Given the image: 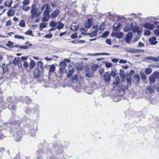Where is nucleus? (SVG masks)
Here are the masks:
<instances>
[{"instance_id": "1", "label": "nucleus", "mask_w": 159, "mask_h": 159, "mask_svg": "<svg viewBox=\"0 0 159 159\" xmlns=\"http://www.w3.org/2000/svg\"><path fill=\"white\" fill-rule=\"evenodd\" d=\"M42 12L41 7L37 8L35 4H34L32 5L30 11L32 17H38L40 15Z\"/></svg>"}, {"instance_id": "2", "label": "nucleus", "mask_w": 159, "mask_h": 159, "mask_svg": "<svg viewBox=\"0 0 159 159\" xmlns=\"http://www.w3.org/2000/svg\"><path fill=\"white\" fill-rule=\"evenodd\" d=\"M159 76V72L156 71L149 78L150 84L153 85L155 82L156 78Z\"/></svg>"}, {"instance_id": "3", "label": "nucleus", "mask_w": 159, "mask_h": 159, "mask_svg": "<svg viewBox=\"0 0 159 159\" xmlns=\"http://www.w3.org/2000/svg\"><path fill=\"white\" fill-rule=\"evenodd\" d=\"M133 25V23H131V27H130L129 26L125 27L123 28V31L125 32H127L130 31L131 29H132V30L134 31V33H135L136 32H137L138 33H139V31L137 28V27L135 26H132Z\"/></svg>"}, {"instance_id": "4", "label": "nucleus", "mask_w": 159, "mask_h": 159, "mask_svg": "<svg viewBox=\"0 0 159 159\" xmlns=\"http://www.w3.org/2000/svg\"><path fill=\"white\" fill-rule=\"evenodd\" d=\"M44 8H45L44 11L50 13L54 9V8H51L50 7V4L48 3L44 4L43 6L42 7H41V10H42V11H43Z\"/></svg>"}, {"instance_id": "5", "label": "nucleus", "mask_w": 159, "mask_h": 159, "mask_svg": "<svg viewBox=\"0 0 159 159\" xmlns=\"http://www.w3.org/2000/svg\"><path fill=\"white\" fill-rule=\"evenodd\" d=\"M103 80L106 82H109L111 79V75L108 72H105L103 75Z\"/></svg>"}, {"instance_id": "6", "label": "nucleus", "mask_w": 159, "mask_h": 159, "mask_svg": "<svg viewBox=\"0 0 159 159\" xmlns=\"http://www.w3.org/2000/svg\"><path fill=\"white\" fill-rule=\"evenodd\" d=\"M20 134L21 132L20 131L15 132H14L13 136L15 138V141L19 142L20 140L22 138V136Z\"/></svg>"}, {"instance_id": "7", "label": "nucleus", "mask_w": 159, "mask_h": 159, "mask_svg": "<svg viewBox=\"0 0 159 159\" xmlns=\"http://www.w3.org/2000/svg\"><path fill=\"white\" fill-rule=\"evenodd\" d=\"M68 70H69L68 73H67V76L68 78L70 77L75 71V69L70 65H69L68 67Z\"/></svg>"}, {"instance_id": "8", "label": "nucleus", "mask_w": 159, "mask_h": 159, "mask_svg": "<svg viewBox=\"0 0 159 159\" xmlns=\"http://www.w3.org/2000/svg\"><path fill=\"white\" fill-rule=\"evenodd\" d=\"M133 36V34L131 32H128L126 36V38L125 39V41L128 43H130V40Z\"/></svg>"}, {"instance_id": "9", "label": "nucleus", "mask_w": 159, "mask_h": 159, "mask_svg": "<svg viewBox=\"0 0 159 159\" xmlns=\"http://www.w3.org/2000/svg\"><path fill=\"white\" fill-rule=\"evenodd\" d=\"M144 27L147 29L150 30H153L155 28V25L153 24L146 23L144 24Z\"/></svg>"}, {"instance_id": "10", "label": "nucleus", "mask_w": 159, "mask_h": 159, "mask_svg": "<svg viewBox=\"0 0 159 159\" xmlns=\"http://www.w3.org/2000/svg\"><path fill=\"white\" fill-rule=\"evenodd\" d=\"M42 71L38 69V68H36L34 70L33 73L35 77H38L40 76L41 72Z\"/></svg>"}, {"instance_id": "11", "label": "nucleus", "mask_w": 159, "mask_h": 159, "mask_svg": "<svg viewBox=\"0 0 159 159\" xmlns=\"http://www.w3.org/2000/svg\"><path fill=\"white\" fill-rule=\"evenodd\" d=\"M114 36H116L117 38L118 39H120L123 37L124 36V34L122 32L117 33H112L111 34V36L113 37Z\"/></svg>"}, {"instance_id": "12", "label": "nucleus", "mask_w": 159, "mask_h": 159, "mask_svg": "<svg viewBox=\"0 0 159 159\" xmlns=\"http://www.w3.org/2000/svg\"><path fill=\"white\" fill-rule=\"evenodd\" d=\"M60 13L59 10L57 9L53 11L51 14V16L52 18L57 17Z\"/></svg>"}, {"instance_id": "13", "label": "nucleus", "mask_w": 159, "mask_h": 159, "mask_svg": "<svg viewBox=\"0 0 159 159\" xmlns=\"http://www.w3.org/2000/svg\"><path fill=\"white\" fill-rule=\"evenodd\" d=\"M139 75L138 74H135L133 77V81L135 84H138L139 82Z\"/></svg>"}, {"instance_id": "14", "label": "nucleus", "mask_w": 159, "mask_h": 159, "mask_svg": "<svg viewBox=\"0 0 159 159\" xmlns=\"http://www.w3.org/2000/svg\"><path fill=\"white\" fill-rule=\"evenodd\" d=\"M154 91V89L153 88L152 85L149 86V87H147V88L146 89L145 92L147 93L150 94L153 93Z\"/></svg>"}, {"instance_id": "15", "label": "nucleus", "mask_w": 159, "mask_h": 159, "mask_svg": "<svg viewBox=\"0 0 159 159\" xmlns=\"http://www.w3.org/2000/svg\"><path fill=\"white\" fill-rule=\"evenodd\" d=\"M79 76L78 75H75L72 76L70 78V80L73 83H76L78 81Z\"/></svg>"}, {"instance_id": "16", "label": "nucleus", "mask_w": 159, "mask_h": 159, "mask_svg": "<svg viewBox=\"0 0 159 159\" xmlns=\"http://www.w3.org/2000/svg\"><path fill=\"white\" fill-rule=\"evenodd\" d=\"M74 66L78 70H81L83 69L82 63H77L75 64Z\"/></svg>"}, {"instance_id": "17", "label": "nucleus", "mask_w": 159, "mask_h": 159, "mask_svg": "<svg viewBox=\"0 0 159 159\" xmlns=\"http://www.w3.org/2000/svg\"><path fill=\"white\" fill-rule=\"evenodd\" d=\"M23 97H21L20 98V101H22L23 102H26L27 104L30 103L31 102V100L28 97L26 96L23 98L24 100H23Z\"/></svg>"}, {"instance_id": "18", "label": "nucleus", "mask_w": 159, "mask_h": 159, "mask_svg": "<svg viewBox=\"0 0 159 159\" xmlns=\"http://www.w3.org/2000/svg\"><path fill=\"white\" fill-rule=\"evenodd\" d=\"M98 30L97 29H96V30L91 33H87L86 34L88 35H89V36L92 37L96 36L98 32Z\"/></svg>"}, {"instance_id": "19", "label": "nucleus", "mask_w": 159, "mask_h": 159, "mask_svg": "<svg viewBox=\"0 0 159 159\" xmlns=\"http://www.w3.org/2000/svg\"><path fill=\"white\" fill-rule=\"evenodd\" d=\"M8 108L10 110H15L16 107L15 103L13 102L10 103L8 106Z\"/></svg>"}, {"instance_id": "20", "label": "nucleus", "mask_w": 159, "mask_h": 159, "mask_svg": "<svg viewBox=\"0 0 159 159\" xmlns=\"http://www.w3.org/2000/svg\"><path fill=\"white\" fill-rule=\"evenodd\" d=\"M92 19H89L88 21L86 22L85 24V26L86 28L88 29L92 25Z\"/></svg>"}, {"instance_id": "21", "label": "nucleus", "mask_w": 159, "mask_h": 159, "mask_svg": "<svg viewBox=\"0 0 159 159\" xmlns=\"http://www.w3.org/2000/svg\"><path fill=\"white\" fill-rule=\"evenodd\" d=\"M156 38L155 37L150 38L149 39V42L152 45H155L157 43V41H156Z\"/></svg>"}, {"instance_id": "22", "label": "nucleus", "mask_w": 159, "mask_h": 159, "mask_svg": "<svg viewBox=\"0 0 159 159\" xmlns=\"http://www.w3.org/2000/svg\"><path fill=\"white\" fill-rule=\"evenodd\" d=\"M38 67L37 68L43 71V63L41 61H39L37 63Z\"/></svg>"}, {"instance_id": "23", "label": "nucleus", "mask_w": 159, "mask_h": 159, "mask_svg": "<svg viewBox=\"0 0 159 159\" xmlns=\"http://www.w3.org/2000/svg\"><path fill=\"white\" fill-rule=\"evenodd\" d=\"M117 71L115 68H114L113 69H112L110 74L114 78H115L117 75Z\"/></svg>"}, {"instance_id": "24", "label": "nucleus", "mask_w": 159, "mask_h": 159, "mask_svg": "<svg viewBox=\"0 0 159 159\" xmlns=\"http://www.w3.org/2000/svg\"><path fill=\"white\" fill-rule=\"evenodd\" d=\"M15 11L12 9H11L7 12V15L8 17L12 16L15 14Z\"/></svg>"}, {"instance_id": "25", "label": "nucleus", "mask_w": 159, "mask_h": 159, "mask_svg": "<svg viewBox=\"0 0 159 159\" xmlns=\"http://www.w3.org/2000/svg\"><path fill=\"white\" fill-rule=\"evenodd\" d=\"M58 25L56 27V28L58 30H60L62 29L64 26V25L62 23L61 21L58 22Z\"/></svg>"}, {"instance_id": "26", "label": "nucleus", "mask_w": 159, "mask_h": 159, "mask_svg": "<svg viewBox=\"0 0 159 159\" xmlns=\"http://www.w3.org/2000/svg\"><path fill=\"white\" fill-rule=\"evenodd\" d=\"M121 26V24L120 23L118 24L116 26L115 25H114V30L116 32H119L120 31V30H119V29L120 28Z\"/></svg>"}, {"instance_id": "27", "label": "nucleus", "mask_w": 159, "mask_h": 159, "mask_svg": "<svg viewBox=\"0 0 159 159\" xmlns=\"http://www.w3.org/2000/svg\"><path fill=\"white\" fill-rule=\"evenodd\" d=\"M145 59L147 60H152L155 61H158L157 58L151 56L146 57Z\"/></svg>"}, {"instance_id": "28", "label": "nucleus", "mask_w": 159, "mask_h": 159, "mask_svg": "<svg viewBox=\"0 0 159 159\" xmlns=\"http://www.w3.org/2000/svg\"><path fill=\"white\" fill-rule=\"evenodd\" d=\"M1 67L4 73H5L6 72L8 71L7 66L5 63L3 64L1 66Z\"/></svg>"}, {"instance_id": "29", "label": "nucleus", "mask_w": 159, "mask_h": 159, "mask_svg": "<svg viewBox=\"0 0 159 159\" xmlns=\"http://www.w3.org/2000/svg\"><path fill=\"white\" fill-rule=\"evenodd\" d=\"M20 120H19V121H17V120H16L15 121H14V122L13 123H8V125H10L11 124V123H12V124H13L14 125H16V126H17V127H19L20 126Z\"/></svg>"}, {"instance_id": "30", "label": "nucleus", "mask_w": 159, "mask_h": 159, "mask_svg": "<svg viewBox=\"0 0 159 159\" xmlns=\"http://www.w3.org/2000/svg\"><path fill=\"white\" fill-rule=\"evenodd\" d=\"M19 57H16L12 61V63L15 65H17L19 63Z\"/></svg>"}, {"instance_id": "31", "label": "nucleus", "mask_w": 159, "mask_h": 159, "mask_svg": "<svg viewBox=\"0 0 159 159\" xmlns=\"http://www.w3.org/2000/svg\"><path fill=\"white\" fill-rule=\"evenodd\" d=\"M58 24V22H56L53 20L51 21L50 22L49 25L50 27H54L56 26Z\"/></svg>"}, {"instance_id": "32", "label": "nucleus", "mask_w": 159, "mask_h": 159, "mask_svg": "<svg viewBox=\"0 0 159 159\" xmlns=\"http://www.w3.org/2000/svg\"><path fill=\"white\" fill-rule=\"evenodd\" d=\"M56 68V67L55 65L52 64L50 66L49 70V72L51 73V72H53L55 71Z\"/></svg>"}, {"instance_id": "33", "label": "nucleus", "mask_w": 159, "mask_h": 159, "mask_svg": "<svg viewBox=\"0 0 159 159\" xmlns=\"http://www.w3.org/2000/svg\"><path fill=\"white\" fill-rule=\"evenodd\" d=\"M19 25L21 27H25V20L23 19L21 20L19 22Z\"/></svg>"}, {"instance_id": "34", "label": "nucleus", "mask_w": 159, "mask_h": 159, "mask_svg": "<svg viewBox=\"0 0 159 159\" xmlns=\"http://www.w3.org/2000/svg\"><path fill=\"white\" fill-rule=\"evenodd\" d=\"M152 71V69L148 67L145 69V72L146 74L149 75L151 73Z\"/></svg>"}, {"instance_id": "35", "label": "nucleus", "mask_w": 159, "mask_h": 159, "mask_svg": "<svg viewBox=\"0 0 159 159\" xmlns=\"http://www.w3.org/2000/svg\"><path fill=\"white\" fill-rule=\"evenodd\" d=\"M140 75L143 82H145L146 80V76L143 72H141Z\"/></svg>"}, {"instance_id": "36", "label": "nucleus", "mask_w": 159, "mask_h": 159, "mask_svg": "<svg viewBox=\"0 0 159 159\" xmlns=\"http://www.w3.org/2000/svg\"><path fill=\"white\" fill-rule=\"evenodd\" d=\"M127 51L128 52L131 53H136L140 52V51H137V50L136 49H134L133 48H130L129 49H127Z\"/></svg>"}, {"instance_id": "37", "label": "nucleus", "mask_w": 159, "mask_h": 159, "mask_svg": "<svg viewBox=\"0 0 159 159\" xmlns=\"http://www.w3.org/2000/svg\"><path fill=\"white\" fill-rule=\"evenodd\" d=\"M35 65V63L34 61L33 60H31V61H30V69H31L34 68Z\"/></svg>"}, {"instance_id": "38", "label": "nucleus", "mask_w": 159, "mask_h": 159, "mask_svg": "<svg viewBox=\"0 0 159 159\" xmlns=\"http://www.w3.org/2000/svg\"><path fill=\"white\" fill-rule=\"evenodd\" d=\"M30 7L28 6H23L22 7V9L25 11H28L30 9Z\"/></svg>"}, {"instance_id": "39", "label": "nucleus", "mask_w": 159, "mask_h": 159, "mask_svg": "<svg viewBox=\"0 0 159 159\" xmlns=\"http://www.w3.org/2000/svg\"><path fill=\"white\" fill-rule=\"evenodd\" d=\"M50 12L44 11L43 13V16L44 17H47L48 18H49L50 17V15L49 14Z\"/></svg>"}, {"instance_id": "40", "label": "nucleus", "mask_w": 159, "mask_h": 159, "mask_svg": "<svg viewBox=\"0 0 159 159\" xmlns=\"http://www.w3.org/2000/svg\"><path fill=\"white\" fill-rule=\"evenodd\" d=\"M25 34L26 35H31V36H34L32 34V31L31 30H28L26 32H25Z\"/></svg>"}, {"instance_id": "41", "label": "nucleus", "mask_w": 159, "mask_h": 159, "mask_svg": "<svg viewBox=\"0 0 159 159\" xmlns=\"http://www.w3.org/2000/svg\"><path fill=\"white\" fill-rule=\"evenodd\" d=\"M14 37L16 39H21L23 40H24L25 39V38H24V37L22 36L19 35H15L14 36Z\"/></svg>"}, {"instance_id": "42", "label": "nucleus", "mask_w": 159, "mask_h": 159, "mask_svg": "<svg viewBox=\"0 0 159 159\" xmlns=\"http://www.w3.org/2000/svg\"><path fill=\"white\" fill-rule=\"evenodd\" d=\"M66 66V64L65 62H61L59 65V67H62L63 68H65Z\"/></svg>"}, {"instance_id": "43", "label": "nucleus", "mask_w": 159, "mask_h": 159, "mask_svg": "<svg viewBox=\"0 0 159 159\" xmlns=\"http://www.w3.org/2000/svg\"><path fill=\"white\" fill-rule=\"evenodd\" d=\"M12 3V1H9L8 2H5L4 4L6 6L10 7L11 6V4Z\"/></svg>"}, {"instance_id": "44", "label": "nucleus", "mask_w": 159, "mask_h": 159, "mask_svg": "<svg viewBox=\"0 0 159 159\" xmlns=\"http://www.w3.org/2000/svg\"><path fill=\"white\" fill-rule=\"evenodd\" d=\"M78 29V26L77 25H73L70 28V30L74 31H76Z\"/></svg>"}, {"instance_id": "45", "label": "nucleus", "mask_w": 159, "mask_h": 159, "mask_svg": "<svg viewBox=\"0 0 159 159\" xmlns=\"http://www.w3.org/2000/svg\"><path fill=\"white\" fill-rule=\"evenodd\" d=\"M30 1L29 0H24L23 2V6H26L29 4Z\"/></svg>"}, {"instance_id": "46", "label": "nucleus", "mask_w": 159, "mask_h": 159, "mask_svg": "<svg viewBox=\"0 0 159 159\" xmlns=\"http://www.w3.org/2000/svg\"><path fill=\"white\" fill-rule=\"evenodd\" d=\"M106 66L107 68H109L111 67L112 66V64L111 63L108 62H105Z\"/></svg>"}, {"instance_id": "47", "label": "nucleus", "mask_w": 159, "mask_h": 159, "mask_svg": "<svg viewBox=\"0 0 159 159\" xmlns=\"http://www.w3.org/2000/svg\"><path fill=\"white\" fill-rule=\"evenodd\" d=\"M109 33L108 31H106L102 35V38H105L108 35Z\"/></svg>"}, {"instance_id": "48", "label": "nucleus", "mask_w": 159, "mask_h": 159, "mask_svg": "<svg viewBox=\"0 0 159 159\" xmlns=\"http://www.w3.org/2000/svg\"><path fill=\"white\" fill-rule=\"evenodd\" d=\"M47 25L46 23H42L40 24L39 27L41 28H45Z\"/></svg>"}, {"instance_id": "49", "label": "nucleus", "mask_w": 159, "mask_h": 159, "mask_svg": "<svg viewBox=\"0 0 159 159\" xmlns=\"http://www.w3.org/2000/svg\"><path fill=\"white\" fill-rule=\"evenodd\" d=\"M119 81L115 80L114 81L113 83L112 84V85H113L114 87H116L119 84Z\"/></svg>"}, {"instance_id": "50", "label": "nucleus", "mask_w": 159, "mask_h": 159, "mask_svg": "<svg viewBox=\"0 0 159 159\" xmlns=\"http://www.w3.org/2000/svg\"><path fill=\"white\" fill-rule=\"evenodd\" d=\"M5 150L3 148H0V158L2 157L3 152Z\"/></svg>"}, {"instance_id": "51", "label": "nucleus", "mask_w": 159, "mask_h": 159, "mask_svg": "<svg viewBox=\"0 0 159 159\" xmlns=\"http://www.w3.org/2000/svg\"><path fill=\"white\" fill-rule=\"evenodd\" d=\"M14 44V43L12 42L9 41L7 43L6 45L8 47H11V46L12 45Z\"/></svg>"}, {"instance_id": "52", "label": "nucleus", "mask_w": 159, "mask_h": 159, "mask_svg": "<svg viewBox=\"0 0 159 159\" xmlns=\"http://www.w3.org/2000/svg\"><path fill=\"white\" fill-rule=\"evenodd\" d=\"M41 154V152L40 150H38L36 152V154L37 155V159H39L41 158L40 156H39V155H40Z\"/></svg>"}, {"instance_id": "53", "label": "nucleus", "mask_w": 159, "mask_h": 159, "mask_svg": "<svg viewBox=\"0 0 159 159\" xmlns=\"http://www.w3.org/2000/svg\"><path fill=\"white\" fill-rule=\"evenodd\" d=\"M98 67V66L97 65H95L92 66V69L94 71H95L97 70Z\"/></svg>"}, {"instance_id": "54", "label": "nucleus", "mask_w": 159, "mask_h": 159, "mask_svg": "<svg viewBox=\"0 0 159 159\" xmlns=\"http://www.w3.org/2000/svg\"><path fill=\"white\" fill-rule=\"evenodd\" d=\"M98 56L101 55H106L109 56L110 55V54L108 53L104 52V53H98Z\"/></svg>"}, {"instance_id": "55", "label": "nucleus", "mask_w": 159, "mask_h": 159, "mask_svg": "<svg viewBox=\"0 0 159 159\" xmlns=\"http://www.w3.org/2000/svg\"><path fill=\"white\" fill-rule=\"evenodd\" d=\"M154 33L157 35L159 36V29L155 30L154 31Z\"/></svg>"}, {"instance_id": "56", "label": "nucleus", "mask_w": 159, "mask_h": 159, "mask_svg": "<svg viewBox=\"0 0 159 159\" xmlns=\"http://www.w3.org/2000/svg\"><path fill=\"white\" fill-rule=\"evenodd\" d=\"M77 33H75L73 34H72L71 36V37L73 39H75L76 37H77Z\"/></svg>"}, {"instance_id": "57", "label": "nucleus", "mask_w": 159, "mask_h": 159, "mask_svg": "<svg viewBox=\"0 0 159 159\" xmlns=\"http://www.w3.org/2000/svg\"><path fill=\"white\" fill-rule=\"evenodd\" d=\"M151 34V32L149 30H145L144 32V35L145 36H148L149 35Z\"/></svg>"}, {"instance_id": "58", "label": "nucleus", "mask_w": 159, "mask_h": 159, "mask_svg": "<svg viewBox=\"0 0 159 159\" xmlns=\"http://www.w3.org/2000/svg\"><path fill=\"white\" fill-rule=\"evenodd\" d=\"M52 37V35L51 34H49L46 35L44 37L48 39H51Z\"/></svg>"}, {"instance_id": "59", "label": "nucleus", "mask_w": 159, "mask_h": 159, "mask_svg": "<svg viewBox=\"0 0 159 159\" xmlns=\"http://www.w3.org/2000/svg\"><path fill=\"white\" fill-rule=\"evenodd\" d=\"M0 129H1V127H0ZM2 131V130L1 129H0V139H2L4 138V135L2 133H1V131Z\"/></svg>"}, {"instance_id": "60", "label": "nucleus", "mask_w": 159, "mask_h": 159, "mask_svg": "<svg viewBox=\"0 0 159 159\" xmlns=\"http://www.w3.org/2000/svg\"><path fill=\"white\" fill-rule=\"evenodd\" d=\"M49 18H48L47 17L44 16L42 19V21L43 22H45L47 21Z\"/></svg>"}, {"instance_id": "61", "label": "nucleus", "mask_w": 159, "mask_h": 159, "mask_svg": "<svg viewBox=\"0 0 159 159\" xmlns=\"http://www.w3.org/2000/svg\"><path fill=\"white\" fill-rule=\"evenodd\" d=\"M24 66L25 68H27L29 66L28 63L26 61H24Z\"/></svg>"}, {"instance_id": "62", "label": "nucleus", "mask_w": 159, "mask_h": 159, "mask_svg": "<svg viewBox=\"0 0 159 159\" xmlns=\"http://www.w3.org/2000/svg\"><path fill=\"white\" fill-rule=\"evenodd\" d=\"M28 46L26 45L24 46V45H20V48L23 49H26L28 48Z\"/></svg>"}, {"instance_id": "63", "label": "nucleus", "mask_w": 159, "mask_h": 159, "mask_svg": "<svg viewBox=\"0 0 159 159\" xmlns=\"http://www.w3.org/2000/svg\"><path fill=\"white\" fill-rule=\"evenodd\" d=\"M127 62V61L125 60H120L119 61V63H123V64H125Z\"/></svg>"}, {"instance_id": "64", "label": "nucleus", "mask_w": 159, "mask_h": 159, "mask_svg": "<svg viewBox=\"0 0 159 159\" xmlns=\"http://www.w3.org/2000/svg\"><path fill=\"white\" fill-rule=\"evenodd\" d=\"M50 5H51L52 8H53L56 5V3L53 2H51Z\"/></svg>"}]
</instances>
